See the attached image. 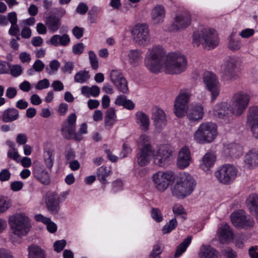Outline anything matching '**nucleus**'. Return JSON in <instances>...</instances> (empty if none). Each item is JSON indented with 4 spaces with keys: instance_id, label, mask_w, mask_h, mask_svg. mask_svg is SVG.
Listing matches in <instances>:
<instances>
[{
    "instance_id": "f257e3e1",
    "label": "nucleus",
    "mask_w": 258,
    "mask_h": 258,
    "mask_svg": "<svg viewBox=\"0 0 258 258\" xmlns=\"http://www.w3.org/2000/svg\"><path fill=\"white\" fill-rule=\"evenodd\" d=\"M165 51L159 45L149 48L146 54L145 63L153 73H158L163 68L166 74L175 75L184 72L187 65L185 56L180 52H170L166 56Z\"/></svg>"
},
{
    "instance_id": "f03ea898",
    "label": "nucleus",
    "mask_w": 258,
    "mask_h": 258,
    "mask_svg": "<svg viewBox=\"0 0 258 258\" xmlns=\"http://www.w3.org/2000/svg\"><path fill=\"white\" fill-rule=\"evenodd\" d=\"M139 153L137 155V163L140 166L147 165L154 157V162L159 166L168 164L172 155V151L167 147H162L156 152L150 143L149 137L141 135L138 140Z\"/></svg>"
},
{
    "instance_id": "7ed1b4c3",
    "label": "nucleus",
    "mask_w": 258,
    "mask_h": 258,
    "mask_svg": "<svg viewBox=\"0 0 258 258\" xmlns=\"http://www.w3.org/2000/svg\"><path fill=\"white\" fill-rule=\"evenodd\" d=\"M192 43L199 46L202 44L204 48L213 49L219 44V39L216 31L213 29L204 28L200 32H195L192 36Z\"/></svg>"
},
{
    "instance_id": "20e7f679",
    "label": "nucleus",
    "mask_w": 258,
    "mask_h": 258,
    "mask_svg": "<svg viewBox=\"0 0 258 258\" xmlns=\"http://www.w3.org/2000/svg\"><path fill=\"white\" fill-rule=\"evenodd\" d=\"M196 185V181L190 174L185 172L180 173L172 190V194L178 198L183 199L192 192Z\"/></svg>"
},
{
    "instance_id": "39448f33",
    "label": "nucleus",
    "mask_w": 258,
    "mask_h": 258,
    "mask_svg": "<svg viewBox=\"0 0 258 258\" xmlns=\"http://www.w3.org/2000/svg\"><path fill=\"white\" fill-rule=\"evenodd\" d=\"M218 135L217 126L212 122L202 123L194 134V139L198 143H212Z\"/></svg>"
},
{
    "instance_id": "423d86ee",
    "label": "nucleus",
    "mask_w": 258,
    "mask_h": 258,
    "mask_svg": "<svg viewBox=\"0 0 258 258\" xmlns=\"http://www.w3.org/2000/svg\"><path fill=\"white\" fill-rule=\"evenodd\" d=\"M8 222L12 233L19 237L26 235L31 227L30 219L23 213H17L10 216Z\"/></svg>"
},
{
    "instance_id": "0eeeda50",
    "label": "nucleus",
    "mask_w": 258,
    "mask_h": 258,
    "mask_svg": "<svg viewBox=\"0 0 258 258\" xmlns=\"http://www.w3.org/2000/svg\"><path fill=\"white\" fill-rule=\"evenodd\" d=\"M191 96V90L190 88L180 90L174 101V113L177 117H182L185 115Z\"/></svg>"
},
{
    "instance_id": "6e6552de",
    "label": "nucleus",
    "mask_w": 258,
    "mask_h": 258,
    "mask_svg": "<svg viewBox=\"0 0 258 258\" xmlns=\"http://www.w3.org/2000/svg\"><path fill=\"white\" fill-rule=\"evenodd\" d=\"M238 170L233 165L227 164L221 166L214 173L218 180L224 184H230L235 179Z\"/></svg>"
},
{
    "instance_id": "1a4fd4ad",
    "label": "nucleus",
    "mask_w": 258,
    "mask_h": 258,
    "mask_svg": "<svg viewBox=\"0 0 258 258\" xmlns=\"http://www.w3.org/2000/svg\"><path fill=\"white\" fill-rule=\"evenodd\" d=\"M250 97L246 93L238 92L234 95L230 105L233 114L239 116L243 113L249 104Z\"/></svg>"
},
{
    "instance_id": "9d476101",
    "label": "nucleus",
    "mask_w": 258,
    "mask_h": 258,
    "mask_svg": "<svg viewBox=\"0 0 258 258\" xmlns=\"http://www.w3.org/2000/svg\"><path fill=\"white\" fill-rule=\"evenodd\" d=\"M77 116L76 114H70L67 120L64 122L61 128L62 136L66 139L70 140L74 139L76 140L80 141L82 137L76 132V122Z\"/></svg>"
},
{
    "instance_id": "9b49d317",
    "label": "nucleus",
    "mask_w": 258,
    "mask_h": 258,
    "mask_svg": "<svg viewBox=\"0 0 258 258\" xmlns=\"http://www.w3.org/2000/svg\"><path fill=\"white\" fill-rule=\"evenodd\" d=\"M230 218L233 225L237 228L247 229L254 225L253 218L246 215L242 210L233 212L230 215Z\"/></svg>"
},
{
    "instance_id": "f8f14e48",
    "label": "nucleus",
    "mask_w": 258,
    "mask_h": 258,
    "mask_svg": "<svg viewBox=\"0 0 258 258\" xmlns=\"http://www.w3.org/2000/svg\"><path fill=\"white\" fill-rule=\"evenodd\" d=\"M203 82L206 89L211 92L213 101L220 93V86L218 78L215 74L206 72L203 76Z\"/></svg>"
},
{
    "instance_id": "ddd939ff",
    "label": "nucleus",
    "mask_w": 258,
    "mask_h": 258,
    "mask_svg": "<svg viewBox=\"0 0 258 258\" xmlns=\"http://www.w3.org/2000/svg\"><path fill=\"white\" fill-rule=\"evenodd\" d=\"M174 174L171 171H159L153 174V181L155 187L160 191H164L169 186V183L174 179Z\"/></svg>"
},
{
    "instance_id": "4468645a",
    "label": "nucleus",
    "mask_w": 258,
    "mask_h": 258,
    "mask_svg": "<svg viewBox=\"0 0 258 258\" xmlns=\"http://www.w3.org/2000/svg\"><path fill=\"white\" fill-rule=\"evenodd\" d=\"M132 33L135 41L139 45H145L150 41L148 27L145 24L136 25L132 30Z\"/></svg>"
},
{
    "instance_id": "2eb2a0df",
    "label": "nucleus",
    "mask_w": 258,
    "mask_h": 258,
    "mask_svg": "<svg viewBox=\"0 0 258 258\" xmlns=\"http://www.w3.org/2000/svg\"><path fill=\"white\" fill-rule=\"evenodd\" d=\"M239 61L237 58L230 57L226 61L224 68V74L229 80H236L239 77Z\"/></svg>"
},
{
    "instance_id": "dca6fc26",
    "label": "nucleus",
    "mask_w": 258,
    "mask_h": 258,
    "mask_svg": "<svg viewBox=\"0 0 258 258\" xmlns=\"http://www.w3.org/2000/svg\"><path fill=\"white\" fill-rule=\"evenodd\" d=\"M246 126L255 138H258V106L249 107L247 115Z\"/></svg>"
},
{
    "instance_id": "f3484780",
    "label": "nucleus",
    "mask_w": 258,
    "mask_h": 258,
    "mask_svg": "<svg viewBox=\"0 0 258 258\" xmlns=\"http://www.w3.org/2000/svg\"><path fill=\"white\" fill-rule=\"evenodd\" d=\"M152 119L156 130L160 131L167 124L166 114L162 109L155 107L152 110Z\"/></svg>"
},
{
    "instance_id": "a211bd4d",
    "label": "nucleus",
    "mask_w": 258,
    "mask_h": 258,
    "mask_svg": "<svg viewBox=\"0 0 258 258\" xmlns=\"http://www.w3.org/2000/svg\"><path fill=\"white\" fill-rule=\"evenodd\" d=\"M45 204L48 210L53 214H56L60 209V198L55 192H49L46 195Z\"/></svg>"
},
{
    "instance_id": "6ab92c4d",
    "label": "nucleus",
    "mask_w": 258,
    "mask_h": 258,
    "mask_svg": "<svg viewBox=\"0 0 258 258\" xmlns=\"http://www.w3.org/2000/svg\"><path fill=\"white\" fill-rule=\"evenodd\" d=\"M191 161L190 151L187 146L181 148L178 154L176 164L178 168L183 169L187 167Z\"/></svg>"
},
{
    "instance_id": "aec40b11",
    "label": "nucleus",
    "mask_w": 258,
    "mask_h": 258,
    "mask_svg": "<svg viewBox=\"0 0 258 258\" xmlns=\"http://www.w3.org/2000/svg\"><path fill=\"white\" fill-rule=\"evenodd\" d=\"M191 18L190 15L186 12L177 15L172 24L173 30H178L185 29L190 25Z\"/></svg>"
},
{
    "instance_id": "412c9836",
    "label": "nucleus",
    "mask_w": 258,
    "mask_h": 258,
    "mask_svg": "<svg viewBox=\"0 0 258 258\" xmlns=\"http://www.w3.org/2000/svg\"><path fill=\"white\" fill-rule=\"evenodd\" d=\"M214 115L219 118L227 119L233 114L230 105L226 102L216 104L213 110Z\"/></svg>"
},
{
    "instance_id": "4be33fe9",
    "label": "nucleus",
    "mask_w": 258,
    "mask_h": 258,
    "mask_svg": "<svg viewBox=\"0 0 258 258\" xmlns=\"http://www.w3.org/2000/svg\"><path fill=\"white\" fill-rule=\"evenodd\" d=\"M166 11L163 6L157 5L152 10L151 20L154 24H160L163 22L165 17Z\"/></svg>"
},
{
    "instance_id": "5701e85b",
    "label": "nucleus",
    "mask_w": 258,
    "mask_h": 258,
    "mask_svg": "<svg viewBox=\"0 0 258 258\" xmlns=\"http://www.w3.org/2000/svg\"><path fill=\"white\" fill-rule=\"evenodd\" d=\"M35 178L43 184H48L50 182L49 175L48 172L42 165L36 166L33 170Z\"/></svg>"
},
{
    "instance_id": "b1692460",
    "label": "nucleus",
    "mask_w": 258,
    "mask_h": 258,
    "mask_svg": "<svg viewBox=\"0 0 258 258\" xmlns=\"http://www.w3.org/2000/svg\"><path fill=\"white\" fill-rule=\"evenodd\" d=\"M187 117L191 121H196L202 119L204 114L203 106L200 104L191 105L186 111Z\"/></svg>"
},
{
    "instance_id": "393cba45",
    "label": "nucleus",
    "mask_w": 258,
    "mask_h": 258,
    "mask_svg": "<svg viewBox=\"0 0 258 258\" xmlns=\"http://www.w3.org/2000/svg\"><path fill=\"white\" fill-rule=\"evenodd\" d=\"M217 233L222 242L224 243L233 239V233L230 226L227 223L222 224L219 227Z\"/></svg>"
},
{
    "instance_id": "a878e982",
    "label": "nucleus",
    "mask_w": 258,
    "mask_h": 258,
    "mask_svg": "<svg viewBox=\"0 0 258 258\" xmlns=\"http://www.w3.org/2000/svg\"><path fill=\"white\" fill-rule=\"evenodd\" d=\"M71 42V39L67 34H63L62 35L55 34L51 36L47 43L54 46H68Z\"/></svg>"
},
{
    "instance_id": "bb28decb",
    "label": "nucleus",
    "mask_w": 258,
    "mask_h": 258,
    "mask_svg": "<svg viewBox=\"0 0 258 258\" xmlns=\"http://www.w3.org/2000/svg\"><path fill=\"white\" fill-rule=\"evenodd\" d=\"M136 122L139 128L144 132L149 130L150 119L148 115L143 111H138L136 114Z\"/></svg>"
},
{
    "instance_id": "cd10ccee",
    "label": "nucleus",
    "mask_w": 258,
    "mask_h": 258,
    "mask_svg": "<svg viewBox=\"0 0 258 258\" xmlns=\"http://www.w3.org/2000/svg\"><path fill=\"white\" fill-rule=\"evenodd\" d=\"M216 156L212 153H207L200 161V167L205 171L212 168L216 161Z\"/></svg>"
},
{
    "instance_id": "c85d7f7f",
    "label": "nucleus",
    "mask_w": 258,
    "mask_h": 258,
    "mask_svg": "<svg viewBox=\"0 0 258 258\" xmlns=\"http://www.w3.org/2000/svg\"><path fill=\"white\" fill-rule=\"evenodd\" d=\"M128 63L134 67L139 66L142 61L143 52L140 49H131L127 54Z\"/></svg>"
},
{
    "instance_id": "c756f323",
    "label": "nucleus",
    "mask_w": 258,
    "mask_h": 258,
    "mask_svg": "<svg viewBox=\"0 0 258 258\" xmlns=\"http://www.w3.org/2000/svg\"><path fill=\"white\" fill-rule=\"evenodd\" d=\"M199 255L201 258H220L218 251L209 245H202Z\"/></svg>"
},
{
    "instance_id": "7c9ffc66",
    "label": "nucleus",
    "mask_w": 258,
    "mask_h": 258,
    "mask_svg": "<svg viewBox=\"0 0 258 258\" xmlns=\"http://www.w3.org/2000/svg\"><path fill=\"white\" fill-rule=\"evenodd\" d=\"M45 25L49 31L54 33L60 27V19L54 15H50L46 18Z\"/></svg>"
},
{
    "instance_id": "2f4dec72",
    "label": "nucleus",
    "mask_w": 258,
    "mask_h": 258,
    "mask_svg": "<svg viewBox=\"0 0 258 258\" xmlns=\"http://www.w3.org/2000/svg\"><path fill=\"white\" fill-rule=\"evenodd\" d=\"M19 117V111L14 108H8L3 112L1 119L4 122H12Z\"/></svg>"
},
{
    "instance_id": "473e14b6",
    "label": "nucleus",
    "mask_w": 258,
    "mask_h": 258,
    "mask_svg": "<svg viewBox=\"0 0 258 258\" xmlns=\"http://www.w3.org/2000/svg\"><path fill=\"white\" fill-rule=\"evenodd\" d=\"M244 163L248 168L258 166V151L255 150L249 151L245 156Z\"/></svg>"
},
{
    "instance_id": "72a5a7b5",
    "label": "nucleus",
    "mask_w": 258,
    "mask_h": 258,
    "mask_svg": "<svg viewBox=\"0 0 258 258\" xmlns=\"http://www.w3.org/2000/svg\"><path fill=\"white\" fill-rule=\"evenodd\" d=\"M116 121L115 110L113 108H109L107 110L104 117V124L106 128L110 130Z\"/></svg>"
},
{
    "instance_id": "f704fd0d",
    "label": "nucleus",
    "mask_w": 258,
    "mask_h": 258,
    "mask_svg": "<svg viewBox=\"0 0 258 258\" xmlns=\"http://www.w3.org/2000/svg\"><path fill=\"white\" fill-rule=\"evenodd\" d=\"M28 250V258H45L44 250L38 245H30Z\"/></svg>"
},
{
    "instance_id": "c9c22d12",
    "label": "nucleus",
    "mask_w": 258,
    "mask_h": 258,
    "mask_svg": "<svg viewBox=\"0 0 258 258\" xmlns=\"http://www.w3.org/2000/svg\"><path fill=\"white\" fill-rule=\"evenodd\" d=\"M44 163L47 168L51 169L54 161V151L51 149L44 150L43 153Z\"/></svg>"
},
{
    "instance_id": "e433bc0d",
    "label": "nucleus",
    "mask_w": 258,
    "mask_h": 258,
    "mask_svg": "<svg viewBox=\"0 0 258 258\" xmlns=\"http://www.w3.org/2000/svg\"><path fill=\"white\" fill-rule=\"evenodd\" d=\"M247 206L251 213L258 210V195L253 194L249 196L247 199Z\"/></svg>"
},
{
    "instance_id": "4c0bfd02",
    "label": "nucleus",
    "mask_w": 258,
    "mask_h": 258,
    "mask_svg": "<svg viewBox=\"0 0 258 258\" xmlns=\"http://www.w3.org/2000/svg\"><path fill=\"white\" fill-rule=\"evenodd\" d=\"M111 171L106 167H99L96 172L97 179L103 184L107 183L106 178L109 175Z\"/></svg>"
},
{
    "instance_id": "58836bf2",
    "label": "nucleus",
    "mask_w": 258,
    "mask_h": 258,
    "mask_svg": "<svg viewBox=\"0 0 258 258\" xmlns=\"http://www.w3.org/2000/svg\"><path fill=\"white\" fill-rule=\"evenodd\" d=\"M192 240V236H189L183 240L177 247L176 252L175 253V257L180 256L183 252H184L187 247L189 246L191 243Z\"/></svg>"
},
{
    "instance_id": "ea45409f",
    "label": "nucleus",
    "mask_w": 258,
    "mask_h": 258,
    "mask_svg": "<svg viewBox=\"0 0 258 258\" xmlns=\"http://www.w3.org/2000/svg\"><path fill=\"white\" fill-rule=\"evenodd\" d=\"M227 149L230 155L234 157H238L242 154V148L239 145L235 143H231L228 145Z\"/></svg>"
},
{
    "instance_id": "a19ab883",
    "label": "nucleus",
    "mask_w": 258,
    "mask_h": 258,
    "mask_svg": "<svg viewBox=\"0 0 258 258\" xmlns=\"http://www.w3.org/2000/svg\"><path fill=\"white\" fill-rule=\"evenodd\" d=\"M90 76L88 71H80L75 74L74 81L76 83L83 84L86 82L90 79Z\"/></svg>"
},
{
    "instance_id": "79ce46f5",
    "label": "nucleus",
    "mask_w": 258,
    "mask_h": 258,
    "mask_svg": "<svg viewBox=\"0 0 258 258\" xmlns=\"http://www.w3.org/2000/svg\"><path fill=\"white\" fill-rule=\"evenodd\" d=\"M173 212L175 215V217H180L183 220L186 218V213L184 210L182 205L180 204H175L172 208Z\"/></svg>"
},
{
    "instance_id": "37998d69",
    "label": "nucleus",
    "mask_w": 258,
    "mask_h": 258,
    "mask_svg": "<svg viewBox=\"0 0 258 258\" xmlns=\"http://www.w3.org/2000/svg\"><path fill=\"white\" fill-rule=\"evenodd\" d=\"M11 206V201L8 198L0 196V215L6 212Z\"/></svg>"
},
{
    "instance_id": "c03bdc74",
    "label": "nucleus",
    "mask_w": 258,
    "mask_h": 258,
    "mask_svg": "<svg viewBox=\"0 0 258 258\" xmlns=\"http://www.w3.org/2000/svg\"><path fill=\"white\" fill-rule=\"evenodd\" d=\"M60 63L57 60H52L50 62L49 67L45 69L46 72L50 75L55 74L60 67Z\"/></svg>"
},
{
    "instance_id": "a18cd8bd",
    "label": "nucleus",
    "mask_w": 258,
    "mask_h": 258,
    "mask_svg": "<svg viewBox=\"0 0 258 258\" xmlns=\"http://www.w3.org/2000/svg\"><path fill=\"white\" fill-rule=\"evenodd\" d=\"M8 69L9 73L14 77H18L22 73V68L19 64L12 65L9 63L8 64Z\"/></svg>"
},
{
    "instance_id": "49530a36",
    "label": "nucleus",
    "mask_w": 258,
    "mask_h": 258,
    "mask_svg": "<svg viewBox=\"0 0 258 258\" xmlns=\"http://www.w3.org/2000/svg\"><path fill=\"white\" fill-rule=\"evenodd\" d=\"M114 84L119 91L123 93H128V88L127 87V83L125 78H122V79L114 83Z\"/></svg>"
},
{
    "instance_id": "de8ad7c7",
    "label": "nucleus",
    "mask_w": 258,
    "mask_h": 258,
    "mask_svg": "<svg viewBox=\"0 0 258 258\" xmlns=\"http://www.w3.org/2000/svg\"><path fill=\"white\" fill-rule=\"evenodd\" d=\"M177 226V222L175 217L170 220L163 228V233H168L174 229Z\"/></svg>"
},
{
    "instance_id": "09e8293b",
    "label": "nucleus",
    "mask_w": 258,
    "mask_h": 258,
    "mask_svg": "<svg viewBox=\"0 0 258 258\" xmlns=\"http://www.w3.org/2000/svg\"><path fill=\"white\" fill-rule=\"evenodd\" d=\"M151 215L154 220L160 222L163 220V217L161 211L156 208H152L151 210Z\"/></svg>"
},
{
    "instance_id": "8fccbe9b",
    "label": "nucleus",
    "mask_w": 258,
    "mask_h": 258,
    "mask_svg": "<svg viewBox=\"0 0 258 258\" xmlns=\"http://www.w3.org/2000/svg\"><path fill=\"white\" fill-rule=\"evenodd\" d=\"M89 60L93 69L96 70L98 68V61L96 55L94 51H89Z\"/></svg>"
},
{
    "instance_id": "3c124183",
    "label": "nucleus",
    "mask_w": 258,
    "mask_h": 258,
    "mask_svg": "<svg viewBox=\"0 0 258 258\" xmlns=\"http://www.w3.org/2000/svg\"><path fill=\"white\" fill-rule=\"evenodd\" d=\"M8 157L17 162L21 161L20 156L19 155L18 150L16 148L9 149L7 152Z\"/></svg>"
},
{
    "instance_id": "603ef678",
    "label": "nucleus",
    "mask_w": 258,
    "mask_h": 258,
    "mask_svg": "<svg viewBox=\"0 0 258 258\" xmlns=\"http://www.w3.org/2000/svg\"><path fill=\"white\" fill-rule=\"evenodd\" d=\"M110 77L113 84L124 78L122 73L118 70H112L110 73Z\"/></svg>"
},
{
    "instance_id": "864d4df0",
    "label": "nucleus",
    "mask_w": 258,
    "mask_h": 258,
    "mask_svg": "<svg viewBox=\"0 0 258 258\" xmlns=\"http://www.w3.org/2000/svg\"><path fill=\"white\" fill-rule=\"evenodd\" d=\"M228 47L232 50H238L240 48V42L238 40L234 39L231 36L229 39Z\"/></svg>"
},
{
    "instance_id": "5fc2aeb1",
    "label": "nucleus",
    "mask_w": 258,
    "mask_h": 258,
    "mask_svg": "<svg viewBox=\"0 0 258 258\" xmlns=\"http://www.w3.org/2000/svg\"><path fill=\"white\" fill-rule=\"evenodd\" d=\"M222 254L224 258H236V252L230 247L225 248L222 251Z\"/></svg>"
},
{
    "instance_id": "6e6d98bb",
    "label": "nucleus",
    "mask_w": 258,
    "mask_h": 258,
    "mask_svg": "<svg viewBox=\"0 0 258 258\" xmlns=\"http://www.w3.org/2000/svg\"><path fill=\"white\" fill-rule=\"evenodd\" d=\"M50 83L47 79H43L39 81L35 85V88L38 90H42L49 87Z\"/></svg>"
},
{
    "instance_id": "4d7b16f0",
    "label": "nucleus",
    "mask_w": 258,
    "mask_h": 258,
    "mask_svg": "<svg viewBox=\"0 0 258 258\" xmlns=\"http://www.w3.org/2000/svg\"><path fill=\"white\" fill-rule=\"evenodd\" d=\"M74 63L72 61L66 62L64 66L61 68V70L64 73L71 74L74 69Z\"/></svg>"
},
{
    "instance_id": "13d9d810",
    "label": "nucleus",
    "mask_w": 258,
    "mask_h": 258,
    "mask_svg": "<svg viewBox=\"0 0 258 258\" xmlns=\"http://www.w3.org/2000/svg\"><path fill=\"white\" fill-rule=\"evenodd\" d=\"M17 94V89L13 87H8L6 91V96L10 99H12L14 98Z\"/></svg>"
},
{
    "instance_id": "bf43d9fd",
    "label": "nucleus",
    "mask_w": 258,
    "mask_h": 258,
    "mask_svg": "<svg viewBox=\"0 0 258 258\" xmlns=\"http://www.w3.org/2000/svg\"><path fill=\"white\" fill-rule=\"evenodd\" d=\"M84 44L83 43H79L73 46L72 51L75 54H81L84 51Z\"/></svg>"
},
{
    "instance_id": "052dcab7",
    "label": "nucleus",
    "mask_w": 258,
    "mask_h": 258,
    "mask_svg": "<svg viewBox=\"0 0 258 258\" xmlns=\"http://www.w3.org/2000/svg\"><path fill=\"white\" fill-rule=\"evenodd\" d=\"M66 245V241L64 240H57L53 244L54 249L56 252L61 251Z\"/></svg>"
},
{
    "instance_id": "680f3d73",
    "label": "nucleus",
    "mask_w": 258,
    "mask_h": 258,
    "mask_svg": "<svg viewBox=\"0 0 258 258\" xmlns=\"http://www.w3.org/2000/svg\"><path fill=\"white\" fill-rule=\"evenodd\" d=\"M88 10V7L84 3H80L77 6L76 11L77 13L84 15Z\"/></svg>"
},
{
    "instance_id": "e2e57ef3",
    "label": "nucleus",
    "mask_w": 258,
    "mask_h": 258,
    "mask_svg": "<svg viewBox=\"0 0 258 258\" xmlns=\"http://www.w3.org/2000/svg\"><path fill=\"white\" fill-rule=\"evenodd\" d=\"M84 29L83 28L75 26L72 30V33L77 39H80L83 35Z\"/></svg>"
},
{
    "instance_id": "0e129e2a",
    "label": "nucleus",
    "mask_w": 258,
    "mask_h": 258,
    "mask_svg": "<svg viewBox=\"0 0 258 258\" xmlns=\"http://www.w3.org/2000/svg\"><path fill=\"white\" fill-rule=\"evenodd\" d=\"M19 59L22 63H29L31 60L30 54L26 52H22L19 54Z\"/></svg>"
},
{
    "instance_id": "69168bd1",
    "label": "nucleus",
    "mask_w": 258,
    "mask_h": 258,
    "mask_svg": "<svg viewBox=\"0 0 258 258\" xmlns=\"http://www.w3.org/2000/svg\"><path fill=\"white\" fill-rule=\"evenodd\" d=\"M32 67L36 72H41L45 68L44 63L40 60L37 59L34 63Z\"/></svg>"
},
{
    "instance_id": "338daca9",
    "label": "nucleus",
    "mask_w": 258,
    "mask_h": 258,
    "mask_svg": "<svg viewBox=\"0 0 258 258\" xmlns=\"http://www.w3.org/2000/svg\"><path fill=\"white\" fill-rule=\"evenodd\" d=\"M51 87L55 91H61L63 90L64 86L60 81L55 80L51 84Z\"/></svg>"
},
{
    "instance_id": "774afa93",
    "label": "nucleus",
    "mask_w": 258,
    "mask_h": 258,
    "mask_svg": "<svg viewBox=\"0 0 258 258\" xmlns=\"http://www.w3.org/2000/svg\"><path fill=\"white\" fill-rule=\"evenodd\" d=\"M11 176V173L8 169H3L0 172V180L5 181L8 180Z\"/></svg>"
}]
</instances>
